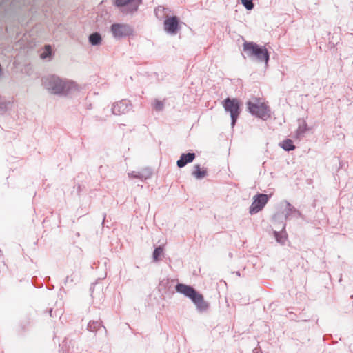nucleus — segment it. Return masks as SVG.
I'll use <instances>...</instances> for the list:
<instances>
[{"mask_svg": "<svg viewBox=\"0 0 353 353\" xmlns=\"http://www.w3.org/2000/svg\"><path fill=\"white\" fill-rule=\"evenodd\" d=\"M42 81L45 88L55 95L71 97L79 92L75 82L61 79L57 75L46 77Z\"/></svg>", "mask_w": 353, "mask_h": 353, "instance_id": "1", "label": "nucleus"}, {"mask_svg": "<svg viewBox=\"0 0 353 353\" xmlns=\"http://www.w3.org/2000/svg\"><path fill=\"white\" fill-rule=\"evenodd\" d=\"M175 290L178 293L190 299L196 305L199 312H204L208 308V303L204 301L203 296L196 290L192 286L183 283H177Z\"/></svg>", "mask_w": 353, "mask_h": 353, "instance_id": "2", "label": "nucleus"}, {"mask_svg": "<svg viewBox=\"0 0 353 353\" xmlns=\"http://www.w3.org/2000/svg\"><path fill=\"white\" fill-rule=\"evenodd\" d=\"M243 50L250 59L268 64L270 53L265 46H259L253 41H245Z\"/></svg>", "mask_w": 353, "mask_h": 353, "instance_id": "3", "label": "nucleus"}, {"mask_svg": "<svg viewBox=\"0 0 353 353\" xmlns=\"http://www.w3.org/2000/svg\"><path fill=\"white\" fill-rule=\"evenodd\" d=\"M225 111L230 114L231 126L234 128L241 114V103L236 98L227 97L221 102Z\"/></svg>", "mask_w": 353, "mask_h": 353, "instance_id": "4", "label": "nucleus"}, {"mask_svg": "<svg viewBox=\"0 0 353 353\" xmlns=\"http://www.w3.org/2000/svg\"><path fill=\"white\" fill-rule=\"evenodd\" d=\"M256 102L248 101L246 103L248 112L253 116L260 118L263 120H267L270 117V110L265 103H259L256 99Z\"/></svg>", "mask_w": 353, "mask_h": 353, "instance_id": "5", "label": "nucleus"}, {"mask_svg": "<svg viewBox=\"0 0 353 353\" xmlns=\"http://www.w3.org/2000/svg\"><path fill=\"white\" fill-rule=\"evenodd\" d=\"M271 195L258 193L253 196V201L249 208V213L255 214L261 211L268 202Z\"/></svg>", "mask_w": 353, "mask_h": 353, "instance_id": "6", "label": "nucleus"}, {"mask_svg": "<svg viewBox=\"0 0 353 353\" xmlns=\"http://www.w3.org/2000/svg\"><path fill=\"white\" fill-rule=\"evenodd\" d=\"M110 30L114 38L117 39H121L133 34L132 28L130 25L124 23H113L110 27Z\"/></svg>", "mask_w": 353, "mask_h": 353, "instance_id": "7", "label": "nucleus"}, {"mask_svg": "<svg viewBox=\"0 0 353 353\" xmlns=\"http://www.w3.org/2000/svg\"><path fill=\"white\" fill-rule=\"evenodd\" d=\"M141 3L142 0H115L114 6L122 8V12L128 14L136 12Z\"/></svg>", "mask_w": 353, "mask_h": 353, "instance_id": "8", "label": "nucleus"}, {"mask_svg": "<svg viewBox=\"0 0 353 353\" xmlns=\"http://www.w3.org/2000/svg\"><path fill=\"white\" fill-rule=\"evenodd\" d=\"M132 106L130 101L122 99L113 103L111 110L113 114L120 115L128 112L132 109Z\"/></svg>", "mask_w": 353, "mask_h": 353, "instance_id": "9", "label": "nucleus"}, {"mask_svg": "<svg viewBox=\"0 0 353 353\" xmlns=\"http://www.w3.org/2000/svg\"><path fill=\"white\" fill-rule=\"evenodd\" d=\"M163 24L165 31L170 34H176L180 28L179 19L176 16L165 19Z\"/></svg>", "mask_w": 353, "mask_h": 353, "instance_id": "10", "label": "nucleus"}, {"mask_svg": "<svg viewBox=\"0 0 353 353\" xmlns=\"http://www.w3.org/2000/svg\"><path fill=\"white\" fill-rule=\"evenodd\" d=\"M285 206L283 210L284 213V219L286 221L287 220H290L292 218H301L303 219V216L302 213L295 208L290 202L287 201H284Z\"/></svg>", "mask_w": 353, "mask_h": 353, "instance_id": "11", "label": "nucleus"}, {"mask_svg": "<svg viewBox=\"0 0 353 353\" xmlns=\"http://www.w3.org/2000/svg\"><path fill=\"white\" fill-rule=\"evenodd\" d=\"M152 174V171L150 168H145L142 169L140 171H133L132 172L128 173V176L130 178H136L139 179L141 181L146 180L151 177Z\"/></svg>", "mask_w": 353, "mask_h": 353, "instance_id": "12", "label": "nucleus"}, {"mask_svg": "<svg viewBox=\"0 0 353 353\" xmlns=\"http://www.w3.org/2000/svg\"><path fill=\"white\" fill-rule=\"evenodd\" d=\"M196 157L194 152H188L181 154L179 159L176 161V165L181 168L185 167L188 163H192Z\"/></svg>", "mask_w": 353, "mask_h": 353, "instance_id": "13", "label": "nucleus"}, {"mask_svg": "<svg viewBox=\"0 0 353 353\" xmlns=\"http://www.w3.org/2000/svg\"><path fill=\"white\" fill-rule=\"evenodd\" d=\"M101 329H102L104 331V333L106 334L107 330L105 327L103 325H102L101 321H90L88 324L87 330L91 332L96 333Z\"/></svg>", "mask_w": 353, "mask_h": 353, "instance_id": "14", "label": "nucleus"}, {"mask_svg": "<svg viewBox=\"0 0 353 353\" xmlns=\"http://www.w3.org/2000/svg\"><path fill=\"white\" fill-rule=\"evenodd\" d=\"M281 223H282V227H281V231L280 232L274 231V237L277 242H279L281 244H284L286 241V239H287L286 232H285L286 224L283 221H281Z\"/></svg>", "mask_w": 353, "mask_h": 353, "instance_id": "15", "label": "nucleus"}, {"mask_svg": "<svg viewBox=\"0 0 353 353\" xmlns=\"http://www.w3.org/2000/svg\"><path fill=\"white\" fill-rule=\"evenodd\" d=\"M206 169H201L200 165H195L194 166V170L192 172V175L194 176L196 179H202L207 176Z\"/></svg>", "mask_w": 353, "mask_h": 353, "instance_id": "16", "label": "nucleus"}, {"mask_svg": "<svg viewBox=\"0 0 353 353\" xmlns=\"http://www.w3.org/2000/svg\"><path fill=\"white\" fill-rule=\"evenodd\" d=\"M88 41L92 46H99L101 43L102 37L99 32H95L89 35Z\"/></svg>", "mask_w": 353, "mask_h": 353, "instance_id": "17", "label": "nucleus"}, {"mask_svg": "<svg viewBox=\"0 0 353 353\" xmlns=\"http://www.w3.org/2000/svg\"><path fill=\"white\" fill-rule=\"evenodd\" d=\"M309 130L307 124L305 121L303 120L299 123L298 129L296 130V137L299 138L303 137L305 133Z\"/></svg>", "mask_w": 353, "mask_h": 353, "instance_id": "18", "label": "nucleus"}, {"mask_svg": "<svg viewBox=\"0 0 353 353\" xmlns=\"http://www.w3.org/2000/svg\"><path fill=\"white\" fill-rule=\"evenodd\" d=\"M279 145L285 151L290 152L292 151L295 149V145H294L293 141L290 139H286L283 140Z\"/></svg>", "mask_w": 353, "mask_h": 353, "instance_id": "19", "label": "nucleus"}, {"mask_svg": "<svg viewBox=\"0 0 353 353\" xmlns=\"http://www.w3.org/2000/svg\"><path fill=\"white\" fill-rule=\"evenodd\" d=\"M163 248L161 245H159L154 248L152 259L154 262H157L160 260L161 256L163 254Z\"/></svg>", "mask_w": 353, "mask_h": 353, "instance_id": "20", "label": "nucleus"}, {"mask_svg": "<svg viewBox=\"0 0 353 353\" xmlns=\"http://www.w3.org/2000/svg\"><path fill=\"white\" fill-rule=\"evenodd\" d=\"M153 108L157 111L161 112L164 109V103L163 101H159L158 99L154 100L152 103Z\"/></svg>", "mask_w": 353, "mask_h": 353, "instance_id": "21", "label": "nucleus"}, {"mask_svg": "<svg viewBox=\"0 0 353 353\" xmlns=\"http://www.w3.org/2000/svg\"><path fill=\"white\" fill-rule=\"evenodd\" d=\"M42 59H46L52 57V49L50 45L45 46L44 51L40 55Z\"/></svg>", "mask_w": 353, "mask_h": 353, "instance_id": "22", "label": "nucleus"}, {"mask_svg": "<svg viewBox=\"0 0 353 353\" xmlns=\"http://www.w3.org/2000/svg\"><path fill=\"white\" fill-rule=\"evenodd\" d=\"M10 104V101H8L2 98H0V114L5 113L8 110V105Z\"/></svg>", "mask_w": 353, "mask_h": 353, "instance_id": "23", "label": "nucleus"}, {"mask_svg": "<svg viewBox=\"0 0 353 353\" xmlns=\"http://www.w3.org/2000/svg\"><path fill=\"white\" fill-rule=\"evenodd\" d=\"M241 3L248 10H251L254 8L253 0H241Z\"/></svg>", "mask_w": 353, "mask_h": 353, "instance_id": "24", "label": "nucleus"}, {"mask_svg": "<svg viewBox=\"0 0 353 353\" xmlns=\"http://www.w3.org/2000/svg\"><path fill=\"white\" fill-rule=\"evenodd\" d=\"M48 312L51 317L58 316L62 314L61 310H56L54 314H53V310L52 308L49 310Z\"/></svg>", "mask_w": 353, "mask_h": 353, "instance_id": "25", "label": "nucleus"}, {"mask_svg": "<svg viewBox=\"0 0 353 353\" xmlns=\"http://www.w3.org/2000/svg\"><path fill=\"white\" fill-rule=\"evenodd\" d=\"M74 279H75L74 276H66V278L64 280V284L68 285V283H74L75 281Z\"/></svg>", "mask_w": 353, "mask_h": 353, "instance_id": "26", "label": "nucleus"}, {"mask_svg": "<svg viewBox=\"0 0 353 353\" xmlns=\"http://www.w3.org/2000/svg\"><path fill=\"white\" fill-rule=\"evenodd\" d=\"M281 217V214L280 213H276L274 216H273V220L274 221H279L280 219V218Z\"/></svg>", "mask_w": 353, "mask_h": 353, "instance_id": "27", "label": "nucleus"}, {"mask_svg": "<svg viewBox=\"0 0 353 353\" xmlns=\"http://www.w3.org/2000/svg\"><path fill=\"white\" fill-rule=\"evenodd\" d=\"M165 283H168V279L161 281L160 282V283H159L160 286H161V285H164V284H165Z\"/></svg>", "mask_w": 353, "mask_h": 353, "instance_id": "28", "label": "nucleus"}, {"mask_svg": "<svg viewBox=\"0 0 353 353\" xmlns=\"http://www.w3.org/2000/svg\"><path fill=\"white\" fill-rule=\"evenodd\" d=\"M105 220V216H104L102 223L103 224Z\"/></svg>", "mask_w": 353, "mask_h": 353, "instance_id": "29", "label": "nucleus"}, {"mask_svg": "<svg viewBox=\"0 0 353 353\" xmlns=\"http://www.w3.org/2000/svg\"><path fill=\"white\" fill-rule=\"evenodd\" d=\"M254 353H258V352H257V349H256V348H255V349L254 350Z\"/></svg>", "mask_w": 353, "mask_h": 353, "instance_id": "30", "label": "nucleus"}]
</instances>
